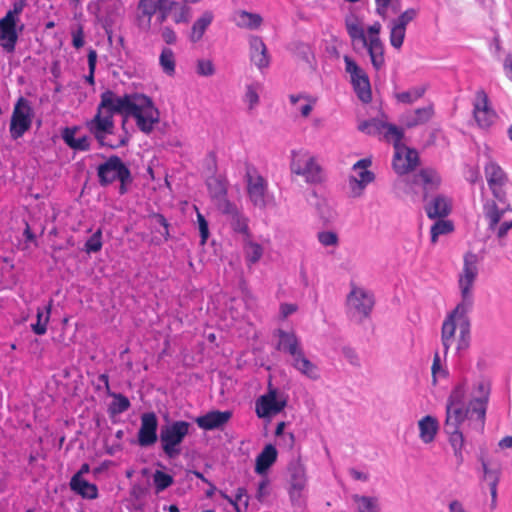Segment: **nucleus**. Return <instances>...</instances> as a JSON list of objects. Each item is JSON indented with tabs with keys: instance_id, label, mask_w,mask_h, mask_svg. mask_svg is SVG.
Returning <instances> with one entry per match:
<instances>
[{
	"instance_id": "nucleus-1",
	"label": "nucleus",
	"mask_w": 512,
	"mask_h": 512,
	"mask_svg": "<svg viewBox=\"0 0 512 512\" xmlns=\"http://www.w3.org/2000/svg\"><path fill=\"white\" fill-rule=\"evenodd\" d=\"M114 114L133 117L138 129L145 134H150L160 121V112L150 97L140 93L117 96L112 90H106L100 95L97 113L87 123L101 147L117 149L129 142L130 136L126 130L117 143L105 141L106 135L114 133Z\"/></svg>"
},
{
	"instance_id": "nucleus-2",
	"label": "nucleus",
	"mask_w": 512,
	"mask_h": 512,
	"mask_svg": "<svg viewBox=\"0 0 512 512\" xmlns=\"http://www.w3.org/2000/svg\"><path fill=\"white\" fill-rule=\"evenodd\" d=\"M477 255L468 252L464 256L463 271L459 277V288L461 291V301L448 314L444 320L441 329V342L444 348V355L454 340L456 331V320L458 324L463 323L465 319H469L467 314L471 311L474 303L472 288L478 275Z\"/></svg>"
},
{
	"instance_id": "nucleus-3",
	"label": "nucleus",
	"mask_w": 512,
	"mask_h": 512,
	"mask_svg": "<svg viewBox=\"0 0 512 512\" xmlns=\"http://www.w3.org/2000/svg\"><path fill=\"white\" fill-rule=\"evenodd\" d=\"M275 336L278 337L276 349L291 357L290 364L295 370L312 380L319 378L317 366L305 356L301 341L294 331L278 329Z\"/></svg>"
},
{
	"instance_id": "nucleus-4",
	"label": "nucleus",
	"mask_w": 512,
	"mask_h": 512,
	"mask_svg": "<svg viewBox=\"0 0 512 512\" xmlns=\"http://www.w3.org/2000/svg\"><path fill=\"white\" fill-rule=\"evenodd\" d=\"M97 177L102 187H107L115 181H119L118 193L120 195L129 192L134 180L129 167L117 155H111L97 167Z\"/></svg>"
},
{
	"instance_id": "nucleus-5",
	"label": "nucleus",
	"mask_w": 512,
	"mask_h": 512,
	"mask_svg": "<svg viewBox=\"0 0 512 512\" xmlns=\"http://www.w3.org/2000/svg\"><path fill=\"white\" fill-rule=\"evenodd\" d=\"M191 424L178 420L161 426L159 439L164 454L169 459H175L181 454L180 445L189 434Z\"/></svg>"
},
{
	"instance_id": "nucleus-6",
	"label": "nucleus",
	"mask_w": 512,
	"mask_h": 512,
	"mask_svg": "<svg viewBox=\"0 0 512 512\" xmlns=\"http://www.w3.org/2000/svg\"><path fill=\"white\" fill-rule=\"evenodd\" d=\"M34 118V110L31 102L19 97L14 105L10 119L9 132L13 140H18L31 129Z\"/></svg>"
},
{
	"instance_id": "nucleus-7",
	"label": "nucleus",
	"mask_w": 512,
	"mask_h": 512,
	"mask_svg": "<svg viewBox=\"0 0 512 512\" xmlns=\"http://www.w3.org/2000/svg\"><path fill=\"white\" fill-rule=\"evenodd\" d=\"M245 180L250 201L256 207L261 209L265 208V196L268 190V183L253 164H245Z\"/></svg>"
},
{
	"instance_id": "nucleus-8",
	"label": "nucleus",
	"mask_w": 512,
	"mask_h": 512,
	"mask_svg": "<svg viewBox=\"0 0 512 512\" xmlns=\"http://www.w3.org/2000/svg\"><path fill=\"white\" fill-rule=\"evenodd\" d=\"M286 405V398H279L277 390L269 388L266 394L256 400L255 412L259 418H268L280 413Z\"/></svg>"
},
{
	"instance_id": "nucleus-9",
	"label": "nucleus",
	"mask_w": 512,
	"mask_h": 512,
	"mask_svg": "<svg viewBox=\"0 0 512 512\" xmlns=\"http://www.w3.org/2000/svg\"><path fill=\"white\" fill-rule=\"evenodd\" d=\"M475 389L478 396H475L470 400V410L472 413H476L475 425L480 431L484 430L487 404L490 395V383L481 380L475 384Z\"/></svg>"
},
{
	"instance_id": "nucleus-10",
	"label": "nucleus",
	"mask_w": 512,
	"mask_h": 512,
	"mask_svg": "<svg viewBox=\"0 0 512 512\" xmlns=\"http://www.w3.org/2000/svg\"><path fill=\"white\" fill-rule=\"evenodd\" d=\"M141 425L138 430V444L141 447H150L157 440L158 419L154 412L143 413L140 417Z\"/></svg>"
},
{
	"instance_id": "nucleus-11",
	"label": "nucleus",
	"mask_w": 512,
	"mask_h": 512,
	"mask_svg": "<svg viewBox=\"0 0 512 512\" xmlns=\"http://www.w3.org/2000/svg\"><path fill=\"white\" fill-rule=\"evenodd\" d=\"M374 296L363 288L352 285L347 296V305L356 310L363 317H368L374 306Z\"/></svg>"
},
{
	"instance_id": "nucleus-12",
	"label": "nucleus",
	"mask_w": 512,
	"mask_h": 512,
	"mask_svg": "<svg viewBox=\"0 0 512 512\" xmlns=\"http://www.w3.org/2000/svg\"><path fill=\"white\" fill-rule=\"evenodd\" d=\"M418 164L419 154L417 150L408 148L407 146H403L398 150H395L392 165L397 174H407L414 170Z\"/></svg>"
},
{
	"instance_id": "nucleus-13",
	"label": "nucleus",
	"mask_w": 512,
	"mask_h": 512,
	"mask_svg": "<svg viewBox=\"0 0 512 512\" xmlns=\"http://www.w3.org/2000/svg\"><path fill=\"white\" fill-rule=\"evenodd\" d=\"M17 24L16 21L10 19V14L0 19V46L8 53L15 51L19 32L23 29V25H21L18 30Z\"/></svg>"
},
{
	"instance_id": "nucleus-14",
	"label": "nucleus",
	"mask_w": 512,
	"mask_h": 512,
	"mask_svg": "<svg viewBox=\"0 0 512 512\" xmlns=\"http://www.w3.org/2000/svg\"><path fill=\"white\" fill-rule=\"evenodd\" d=\"M473 115L478 126L481 128L490 127L494 121L495 112L489 107L488 96L484 90L476 92Z\"/></svg>"
},
{
	"instance_id": "nucleus-15",
	"label": "nucleus",
	"mask_w": 512,
	"mask_h": 512,
	"mask_svg": "<svg viewBox=\"0 0 512 512\" xmlns=\"http://www.w3.org/2000/svg\"><path fill=\"white\" fill-rule=\"evenodd\" d=\"M232 412L229 410L219 411L212 410L207 412L204 415L198 416L195 419L196 424L199 428L203 430H215V429H223L224 426L229 422L232 418Z\"/></svg>"
},
{
	"instance_id": "nucleus-16",
	"label": "nucleus",
	"mask_w": 512,
	"mask_h": 512,
	"mask_svg": "<svg viewBox=\"0 0 512 512\" xmlns=\"http://www.w3.org/2000/svg\"><path fill=\"white\" fill-rule=\"evenodd\" d=\"M434 116L433 104H429L422 108H417L414 111H408L401 115L400 123L408 128H414L419 125H424L429 122Z\"/></svg>"
},
{
	"instance_id": "nucleus-17",
	"label": "nucleus",
	"mask_w": 512,
	"mask_h": 512,
	"mask_svg": "<svg viewBox=\"0 0 512 512\" xmlns=\"http://www.w3.org/2000/svg\"><path fill=\"white\" fill-rule=\"evenodd\" d=\"M425 202L424 208L430 219L444 218L451 212V200L445 195L438 194Z\"/></svg>"
},
{
	"instance_id": "nucleus-18",
	"label": "nucleus",
	"mask_w": 512,
	"mask_h": 512,
	"mask_svg": "<svg viewBox=\"0 0 512 512\" xmlns=\"http://www.w3.org/2000/svg\"><path fill=\"white\" fill-rule=\"evenodd\" d=\"M222 214L226 215L231 228L234 232L242 234L244 236V239L251 238L250 230L248 227V218L241 213L237 206L232 203L231 207L225 208L220 211Z\"/></svg>"
},
{
	"instance_id": "nucleus-19",
	"label": "nucleus",
	"mask_w": 512,
	"mask_h": 512,
	"mask_svg": "<svg viewBox=\"0 0 512 512\" xmlns=\"http://www.w3.org/2000/svg\"><path fill=\"white\" fill-rule=\"evenodd\" d=\"M209 194L219 211L231 207L232 202L227 198L226 182L220 178H213L207 183Z\"/></svg>"
},
{
	"instance_id": "nucleus-20",
	"label": "nucleus",
	"mask_w": 512,
	"mask_h": 512,
	"mask_svg": "<svg viewBox=\"0 0 512 512\" xmlns=\"http://www.w3.org/2000/svg\"><path fill=\"white\" fill-rule=\"evenodd\" d=\"M249 45L251 61L254 62L259 69L267 68L270 63V58L262 38L259 36H251Z\"/></svg>"
},
{
	"instance_id": "nucleus-21",
	"label": "nucleus",
	"mask_w": 512,
	"mask_h": 512,
	"mask_svg": "<svg viewBox=\"0 0 512 512\" xmlns=\"http://www.w3.org/2000/svg\"><path fill=\"white\" fill-rule=\"evenodd\" d=\"M474 415L476 416V413H472V410H470V403L466 409L463 405L447 404L444 427H448V425L460 427L466 418L470 417L472 419Z\"/></svg>"
},
{
	"instance_id": "nucleus-22",
	"label": "nucleus",
	"mask_w": 512,
	"mask_h": 512,
	"mask_svg": "<svg viewBox=\"0 0 512 512\" xmlns=\"http://www.w3.org/2000/svg\"><path fill=\"white\" fill-rule=\"evenodd\" d=\"M70 489L83 499L94 500L99 496L96 484L90 483L85 479H79V475H73L70 480Z\"/></svg>"
},
{
	"instance_id": "nucleus-23",
	"label": "nucleus",
	"mask_w": 512,
	"mask_h": 512,
	"mask_svg": "<svg viewBox=\"0 0 512 512\" xmlns=\"http://www.w3.org/2000/svg\"><path fill=\"white\" fill-rule=\"evenodd\" d=\"M416 183L421 184L424 189V201L427 200L428 193L436 190L440 183L441 178L439 174L432 168H424L416 175Z\"/></svg>"
},
{
	"instance_id": "nucleus-24",
	"label": "nucleus",
	"mask_w": 512,
	"mask_h": 512,
	"mask_svg": "<svg viewBox=\"0 0 512 512\" xmlns=\"http://www.w3.org/2000/svg\"><path fill=\"white\" fill-rule=\"evenodd\" d=\"M358 176L349 177V188L351 196L360 197L366 186L375 180V174L370 170H358Z\"/></svg>"
},
{
	"instance_id": "nucleus-25",
	"label": "nucleus",
	"mask_w": 512,
	"mask_h": 512,
	"mask_svg": "<svg viewBox=\"0 0 512 512\" xmlns=\"http://www.w3.org/2000/svg\"><path fill=\"white\" fill-rule=\"evenodd\" d=\"M367 48L371 63L376 70H380L385 63L384 59V45L381 42L379 36H370L366 44H363Z\"/></svg>"
},
{
	"instance_id": "nucleus-26",
	"label": "nucleus",
	"mask_w": 512,
	"mask_h": 512,
	"mask_svg": "<svg viewBox=\"0 0 512 512\" xmlns=\"http://www.w3.org/2000/svg\"><path fill=\"white\" fill-rule=\"evenodd\" d=\"M351 83L358 98L363 103H369L372 100V93L368 75L362 70V73L351 77Z\"/></svg>"
},
{
	"instance_id": "nucleus-27",
	"label": "nucleus",
	"mask_w": 512,
	"mask_h": 512,
	"mask_svg": "<svg viewBox=\"0 0 512 512\" xmlns=\"http://www.w3.org/2000/svg\"><path fill=\"white\" fill-rule=\"evenodd\" d=\"M289 484L291 487L306 488L307 475L304 464L300 459L291 461L288 465Z\"/></svg>"
},
{
	"instance_id": "nucleus-28",
	"label": "nucleus",
	"mask_w": 512,
	"mask_h": 512,
	"mask_svg": "<svg viewBox=\"0 0 512 512\" xmlns=\"http://www.w3.org/2000/svg\"><path fill=\"white\" fill-rule=\"evenodd\" d=\"M444 431L449 437V442L453 448L457 464L461 465L464 462V457L462 453V449L464 446L463 433L460 431V427L451 425H448V427H444Z\"/></svg>"
},
{
	"instance_id": "nucleus-29",
	"label": "nucleus",
	"mask_w": 512,
	"mask_h": 512,
	"mask_svg": "<svg viewBox=\"0 0 512 512\" xmlns=\"http://www.w3.org/2000/svg\"><path fill=\"white\" fill-rule=\"evenodd\" d=\"M277 450L272 444H267L260 454L256 457L255 472L265 474L267 470L276 462Z\"/></svg>"
},
{
	"instance_id": "nucleus-30",
	"label": "nucleus",
	"mask_w": 512,
	"mask_h": 512,
	"mask_svg": "<svg viewBox=\"0 0 512 512\" xmlns=\"http://www.w3.org/2000/svg\"><path fill=\"white\" fill-rule=\"evenodd\" d=\"M297 175L303 176L306 182L310 184H318L323 181L322 168L314 157L308 159V162H306L303 168L297 167Z\"/></svg>"
},
{
	"instance_id": "nucleus-31",
	"label": "nucleus",
	"mask_w": 512,
	"mask_h": 512,
	"mask_svg": "<svg viewBox=\"0 0 512 512\" xmlns=\"http://www.w3.org/2000/svg\"><path fill=\"white\" fill-rule=\"evenodd\" d=\"M213 19V13L209 10L205 11L192 25L191 32L189 34L190 42H199Z\"/></svg>"
},
{
	"instance_id": "nucleus-32",
	"label": "nucleus",
	"mask_w": 512,
	"mask_h": 512,
	"mask_svg": "<svg viewBox=\"0 0 512 512\" xmlns=\"http://www.w3.org/2000/svg\"><path fill=\"white\" fill-rule=\"evenodd\" d=\"M505 209L499 208L494 200H486L483 204V214L488 221V230L495 231L504 216Z\"/></svg>"
},
{
	"instance_id": "nucleus-33",
	"label": "nucleus",
	"mask_w": 512,
	"mask_h": 512,
	"mask_svg": "<svg viewBox=\"0 0 512 512\" xmlns=\"http://www.w3.org/2000/svg\"><path fill=\"white\" fill-rule=\"evenodd\" d=\"M420 430V439L424 443H431L438 431L439 425L435 417L427 415L424 416L418 423Z\"/></svg>"
},
{
	"instance_id": "nucleus-34",
	"label": "nucleus",
	"mask_w": 512,
	"mask_h": 512,
	"mask_svg": "<svg viewBox=\"0 0 512 512\" xmlns=\"http://www.w3.org/2000/svg\"><path fill=\"white\" fill-rule=\"evenodd\" d=\"M484 170L489 188H493V185H505L507 183V175L497 163L492 161L487 163Z\"/></svg>"
},
{
	"instance_id": "nucleus-35",
	"label": "nucleus",
	"mask_w": 512,
	"mask_h": 512,
	"mask_svg": "<svg viewBox=\"0 0 512 512\" xmlns=\"http://www.w3.org/2000/svg\"><path fill=\"white\" fill-rule=\"evenodd\" d=\"M262 22L263 19L260 14L251 13L245 10L236 12V25L238 27L254 30L259 28Z\"/></svg>"
},
{
	"instance_id": "nucleus-36",
	"label": "nucleus",
	"mask_w": 512,
	"mask_h": 512,
	"mask_svg": "<svg viewBox=\"0 0 512 512\" xmlns=\"http://www.w3.org/2000/svg\"><path fill=\"white\" fill-rule=\"evenodd\" d=\"M479 461L483 470V480L488 482L489 488H497L500 481L501 469L499 467H490L488 461L483 457H479Z\"/></svg>"
},
{
	"instance_id": "nucleus-37",
	"label": "nucleus",
	"mask_w": 512,
	"mask_h": 512,
	"mask_svg": "<svg viewBox=\"0 0 512 512\" xmlns=\"http://www.w3.org/2000/svg\"><path fill=\"white\" fill-rule=\"evenodd\" d=\"M138 20L141 23L146 18L145 28H150L151 19L157 13V8L154 0H139L138 2Z\"/></svg>"
},
{
	"instance_id": "nucleus-38",
	"label": "nucleus",
	"mask_w": 512,
	"mask_h": 512,
	"mask_svg": "<svg viewBox=\"0 0 512 512\" xmlns=\"http://www.w3.org/2000/svg\"><path fill=\"white\" fill-rule=\"evenodd\" d=\"M353 501L357 504L358 512H379L380 506L377 497L363 496L355 494L352 496Z\"/></svg>"
},
{
	"instance_id": "nucleus-39",
	"label": "nucleus",
	"mask_w": 512,
	"mask_h": 512,
	"mask_svg": "<svg viewBox=\"0 0 512 512\" xmlns=\"http://www.w3.org/2000/svg\"><path fill=\"white\" fill-rule=\"evenodd\" d=\"M51 303L44 306L42 309H37V322L31 325L32 331L37 335H44L47 331V324L50 319Z\"/></svg>"
},
{
	"instance_id": "nucleus-40",
	"label": "nucleus",
	"mask_w": 512,
	"mask_h": 512,
	"mask_svg": "<svg viewBox=\"0 0 512 512\" xmlns=\"http://www.w3.org/2000/svg\"><path fill=\"white\" fill-rule=\"evenodd\" d=\"M159 64L166 75L173 76L175 74L176 60L171 48L164 47L162 49L159 56Z\"/></svg>"
},
{
	"instance_id": "nucleus-41",
	"label": "nucleus",
	"mask_w": 512,
	"mask_h": 512,
	"mask_svg": "<svg viewBox=\"0 0 512 512\" xmlns=\"http://www.w3.org/2000/svg\"><path fill=\"white\" fill-rule=\"evenodd\" d=\"M244 254L245 259L249 265L257 263L262 255L263 248L260 244L251 241V239H244Z\"/></svg>"
},
{
	"instance_id": "nucleus-42",
	"label": "nucleus",
	"mask_w": 512,
	"mask_h": 512,
	"mask_svg": "<svg viewBox=\"0 0 512 512\" xmlns=\"http://www.w3.org/2000/svg\"><path fill=\"white\" fill-rule=\"evenodd\" d=\"M149 220L151 222L152 228L158 232L161 236H163L165 241H168L170 238L169 226L167 219L164 215L160 213H152L149 215Z\"/></svg>"
},
{
	"instance_id": "nucleus-43",
	"label": "nucleus",
	"mask_w": 512,
	"mask_h": 512,
	"mask_svg": "<svg viewBox=\"0 0 512 512\" xmlns=\"http://www.w3.org/2000/svg\"><path fill=\"white\" fill-rule=\"evenodd\" d=\"M384 137L387 141H393V146L395 150H398L400 147L405 146L401 143L404 138V131L402 128L397 127L394 124L386 123Z\"/></svg>"
},
{
	"instance_id": "nucleus-44",
	"label": "nucleus",
	"mask_w": 512,
	"mask_h": 512,
	"mask_svg": "<svg viewBox=\"0 0 512 512\" xmlns=\"http://www.w3.org/2000/svg\"><path fill=\"white\" fill-rule=\"evenodd\" d=\"M385 127H386V122H383L379 119L373 118V119L361 122L358 125V130L363 133H366L368 135H378V134L382 133V131L385 129Z\"/></svg>"
},
{
	"instance_id": "nucleus-45",
	"label": "nucleus",
	"mask_w": 512,
	"mask_h": 512,
	"mask_svg": "<svg viewBox=\"0 0 512 512\" xmlns=\"http://www.w3.org/2000/svg\"><path fill=\"white\" fill-rule=\"evenodd\" d=\"M454 230L453 223L449 220H437L431 227V242L436 243L440 235H446Z\"/></svg>"
},
{
	"instance_id": "nucleus-46",
	"label": "nucleus",
	"mask_w": 512,
	"mask_h": 512,
	"mask_svg": "<svg viewBox=\"0 0 512 512\" xmlns=\"http://www.w3.org/2000/svg\"><path fill=\"white\" fill-rule=\"evenodd\" d=\"M426 92L425 86L415 87L409 91H404L396 94V99L405 104H412L419 98H421Z\"/></svg>"
},
{
	"instance_id": "nucleus-47",
	"label": "nucleus",
	"mask_w": 512,
	"mask_h": 512,
	"mask_svg": "<svg viewBox=\"0 0 512 512\" xmlns=\"http://www.w3.org/2000/svg\"><path fill=\"white\" fill-rule=\"evenodd\" d=\"M459 336L457 339V350H466L470 345V320L465 319L459 324Z\"/></svg>"
},
{
	"instance_id": "nucleus-48",
	"label": "nucleus",
	"mask_w": 512,
	"mask_h": 512,
	"mask_svg": "<svg viewBox=\"0 0 512 512\" xmlns=\"http://www.w3.org/2000/svg\"><path fill=\"white\" fill-rule=\"evenodd\" d=\"M406 28L401 27L391 21L390 24V44L395 49H400L405 38Z\"/></svg>"
},
{
	"instance_id": "nucleus-49",
	"label": "nucleus",
	"mask_w": 512,
	"mask_h": 512,
	"mask_svg": "<svg viewBox=\"0 0 512 512\" xmlns=\"http://www.w3.org/2000/svg\"><path fill=\"white\" fill-rule=\"evenodd\" d=\"M153 482L156 491L161 492L170 487L174 483V479L171 475L163 471L156 470L153 475Z\"/></svg>"
},
{
	"instance_id": "nucleus-50",
	"label": "nucleus",
	"mask_w": 512,
	"mask_h": 512,
	"mask_svg": "<svg viewBox=\"0 0 512 512\" xmlns=\"http://www.w3.org/2000/svg\"><path fill=\"white\" fill-rule=\"evenodd\" d=\"M114 401L110 404L109 411L111 414H121L127 411L131 404L129 399L122 394H114Z\"/></svg>"
},
{
	"instance_id": "nucleus-51",
	"label": "nucleus",
	"mask_w": 512,
	"mask_h": 512,
	"mask_svg": "<svg viewBox=\"0 0 512 512\" xmlns=\"http://www.w3.org/2000/svg\"><path fill=\"white\" fill-rule=\"evenodd\" d=\"M102 231L98 229L85 242L84 251L88 254L97 253L102 249Z\"/></svg>"
},
{
	"instance_id": "nucleus-52",
	"label": "nucleus",
	"mask_w": 512,
	"mask_h": 512,
	"mask_svg": "<svg viewBox=\"0 0 512 512\" xmlns=\"http://www.w3.org/2000/svg\"><path fill=\"white\" fill-rule=\"evenodd\" d=\"M292 158L290 163V169L291 172L294 174H297V167L303 168L305 166L306 162H308V159H311L312 156H309L308 153L304 151H292Z\"/></svg>"
},
{
	"instance_id": "nucleus-53",
	"label": "nucleus",
	"mask_w": 512,
	"mask_h": 512,
	"mask_svg": "<svg viewBox=\"0 0 512 512\" xmlns=\"http://www.w3.org/2000/svg\"><path fill=\"white\" fill-rule=\"evenodd\" d=\"M466 395V388L464 383H460L454 387L450 393L447 404L451 405H464Z\"/></svg>"
},
{
	"instance_id": "nucleus-54",
	"label": "nucleus",
	"mask_w": 512,
	"mask_h": 512,
	"mask_svg": "<svg viewBox=\"0 0 512 512\" xmlns=\"http://www.w3.org/2000/svg\"><path fill=\"white\" fill-rule=\"evenodd\" d=\"M376 13L382 18H386L388 8L391 7L396 13L399 11L398 0H375Z\"/></svg>"
},
{
	"instance_id": "nucleus-55",
	"label": "nucleus",
	"mask_w": 512,
	"mask_h": 512,
	"mask_svg": "<svg viewBox=\"0 0 512 512\" xmlns=\"http://www.w3.org/2000/svg\"><path fill=\"white\" fill-rule=\"evenodd\" d=\"M346 28L351 39H359L362 44H366L368 40L365 36L363 28L356 22L346 21Z\"/></svg>"
},
{
	"instance_id": "nucleus-56",
	"label": "nucleus",
	"mask_w": 512,
	"mask_h": 512,
	"mask_svg": "<svg viewBox=\"0 0 512 512\" xmlns=\"http://www.w3.org/2000/svg\"><path fill=\"white\" fill-rule=\"evenodd\" d=\"M87 59H88L89 73H88V75L85 76V81L88 82L90 85H94L95 84L94 74H95V69H96V64H97V52L95 49H93V48L89 49Z\"/></svg>"
},
{
	"instance_id": "nucleus-57",
	"label": "nucleus",
	"mask_w": 512,
	"mask_h": 512,
	"mask_svg": "<svg viewBox=\"0 0 512 512\" xmlns=\"http://www.w3.org/2000/svg\"><path fill=\"white\" fill-rule=\"evenodd\" d=\"M196 72L200 76L209 77L215 73V66L211 60L199 59L196 65Z\"/></svg>"
},
{
	"instance_id": "nucleus-58",
	"label": "nucleus",
	"mask_w": 512,
	"mask_h": 512,
	"mask_svg": "<svg viewBox=\"0 0 512 512\" xmlns=\"http://www.w3.org/2000/svg\"><path fill=\"white\" fill-rule=\"evenodd\" d=\"M245 102L249 104V109H253L259 103L258 84H250L246 87L244 96Z\"/></svg>"
},
{
	"instance_id": "nucleus-59",
	"label": "nucleus",
	"mask_w": 512,
	"mask_h": 512,
	"mask_svg": "<svg viewBox=\"0 0 512 512\" xmlns=\"http://www.w3.org/2000/svg\"><path fill=\"white\" fill-rule=\"evenodd\" d=\"M305 488H289V498L294 507L303 508L305 506V498L303 491Z\"/></svg>"
},
{
	"instance_id": "nucleus-60",
	"label": "nucleus",
	"mask_w": 512,
	"mask_h": 512,
	"mask_svg": "<svg viewBox=\"0 0 512 512\" xmlns=\"http://www.w3.org/2000/svg\"><path fill=\"white\" fill-rule=\"evenodd\" d=\"M417 16V10L414 8H409L402 12L396 19H393L392 22L406 28L407 25L415 19Z\"/></svg>"
},
{
	"instance_id": "nucleus-61",
	"label": "nucleus",
	"mask_w": 512,
	"mask_h": 512,
	"mask_svg": "<svg viewBox=\"0 0 512 512\" xmlns=\"http://www.w3.org/2000/svg\"><path fill=\"white\" fill-rule=\"evenodd\" d=\"M179 11L173 15V20L176 24L188 23L191 19V8L183 3L179 4Z\"/></svg>"
},
{
	"instance_id": "nucleus-62",
	"label": "nucleus",
	"mask_w": 512,
	"mask_h": 512,
	"mask_svg": "<svg viewBox=\"0 0 512 512\" xmlns=\"http://www.w3.org/2000/svg\"><path fill=\"white\" fill-rule=\"evenodd\" d=\"M431 371H432V377H433L434 383H436V381H437V376H443V377L447 376V371L445 369H443L441 366V359H440L439 352H435V354H434Z\"/></svg>"
},
{
	"instance_id": "nucleus-63",
	"label": "nucleus",
	"mask_w": 512,
	"mask_h": 512,
	"mask_svg": "<svg viewBox=\"0 0 512 512\" xmlns=\"http://www.w3.org/2000/svg\"><path fill=\"white\" fill-rule=\"evenodd\" d=\"M27 6L26 0H16L13 5L12 9L8 10L6 15L10 14V19L16 21L18 23L19 15L23 12L24 8Z\"/></svg>"
},
{
	"instance_id": "nucleus-64",
	"label": "nucleus",
	"mask_w": 512,
	"mask_h": 512,
	"mask_svg": "<svg viewBox=\"0 0 512 512\" xmlns=\"http://www.w3.org/2000/svg\"><path fill=\"white\" fill-rule=\"evenodd\" d=\"M318 240L324 246H334L338 243V236L332 231H323L318 233Z\"/></svg>"
}]
</instances>
